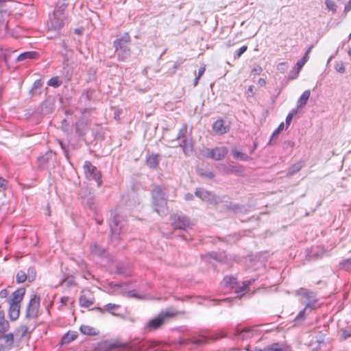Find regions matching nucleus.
<instances>
[{
    "label": "nucleus",
    "mask_w": 351,
    "mask_h": 351,
    "mask_svg": "<svg viewBox=\"0 0 351 351\" xmlns=\"http://www.w3.org/2000/svg\"><path fill=\"white\" fill-rule=\"evenodd\" d=\"M168 192L166 187L156 185L152 191V206L159 215H165L167 213Z\"/></svg>",
    "instance_id": "obj_1"
},
{
    "label": "nucleus",
    "mask_w": 351,
    "mask_h": 351,
    "mask_svg": "<svg viewBox=\"0 0 351 351\" xmlns=\"http://www.w3.org/2000/svg\"><path fill=\"white\" fill-rule=\"evenodd\" d=\"M131 39L128 34H125L121 38L116 39L113 43L115 53L119 61H125L131 55L130 45Z\"/></svg>",
    "instance_id": "obj_2"
},
{
    "label": "nucleus",
    "mask_w": 351,
    "mask_h": 351,
    "mask_svg": "<svg viewBox=\"0 0 351 351\" xmlns=\"http://www.w3.org/2000/svg\"><path fill=\"white\" fill-rule=\"evenodd\" d=\"M125 224V220L119 214L118 209H116L115 214L109 223L110 228V240L114 245L119 241L120 235L123 231Z\"/></svg>",
    "instance_id": "obj_3"
},
{
    "label": "nucleus",
    "mask_w": 351,
    "mask_h": 351,
    "mask_svg": "<svg viewBox=\"0 0 351 351\" xmlns=\"http://www.w3.org/2000/svg\"><path fill=\"white\" fill-rule=\"evenodd\" d=\"M180 314H185L184 311H178L173 308H169L166 311H161L158 317L151 319L147 327L149 330H156L160 328L167 319L174 317L175 316Z\"/></svg>",
    "instance_id": "obj_4"
},
{
    "label": "nucleus",
    "mask_w": 351,
    "mask_h": 351,
    "mask_svg": "<svg viewBox=\"0 0 351 351\" xmlns=\"http://www.w3.org/2000/svg\"><path fill=\"white\" fill-rule=\"evenodd\" d=\"M83 167L86 178L89 180H94L97 182V186H101L102 184L101 171L94 166L90 161H85Z\"/></svg>",
    "instance_id": "obj_5"
},
{
    "label": "nucleus",
    "mask_w": 351,
    "mask_h": 351,
    "mask_svg": "<svg viewBox=\"0 0 351 351\" xmlns=\"http://www.w3.org/2000/svg\"><path fill=\"white\" fill-rule=\"evenodd\" d=\"M107 350H117V351H141L140 346H137L136 343H121L114 341L109 343L107 345Z\"/></svg>",
    "instance_id": "obj_6"
},
{
    "label": "nucleus",
    "mask_w": 351,
    "mask_h": 351,
    "mask_svg": "<svg viewBox=\"0 0 351 351\" xmlns=\"http://www.w3.org/2000/svg\"><path fill=\"white\" fill-rule=\"evenodd\" d=\"M195 195L202 201L207 202L210 204L217 205L222 202L220 197L213 194L203 188H197Z\"/></svg>",
    "instance_id": "obj_7"
},
{
    "label": "nucleus",
    "mask_w": 351,
    "mask_h": 351,
    "mask_svg": "<svg viewBox=\"0 0 351 351\" xmlns=\"http://www.w3.org/2000/svg\"><path fill=\"white\" fill-rule=\"evenodd\" d=\"M40 306V296L34 295L27 305L26 311V317L29 319L34 318L37 316Z\"/></svg>",
    "instance_id": "obj_8"
},
{
    "label": "nucleus",
    "mask_w": 351,
    "mask_h": 351,
    "mask_svg": "<svg viewBox=\"0 0 351 351\" xmlns=\"http://www.w3.org/2000/svg\"><path fill=\"white\" fill-rule=\"evenodd\" d=\"M297 294L302 296V303L305 304L306 308H313V306L317 302L313 292L309 291L304 288H301L297 291Z\"/></svg>",
    "instance_id": "obj_9"
},
{
    "label": "nucleus",
    "mask_w": 351,
    "mask_h": 351,
    "mask_svg": "<svg viewBox=\"0 0 351 351\" xmlns=\"http://www.w3.org/2000/svg\"><path fill=\"white\" fill-rule=\"evenodd\" d=\"M173 226L174 229L186 230L188 228H192L193 223L186 216L175 215L173 217Z\"/></svg>",
    "instance_id": "obj_10"
},
{
    "label": "nucleus",
    "mask_w": 351,
    "mask_h": 351,
    "mask_svg": "<svg viewBox=\"0 0 351 351\" xmlns=\"http://www.w3.org/2000/svg\"><path fill=\"white\" fill-rule=\"evenodd\" d=\"M55 108V99L49 96L40 106V112L43 114H49L51 113Z\"/></svg>",
    "instance_id": "obj_11"
},
{
    "label": "nucleus",
    "mask_w": 351,
    "mask_h": 351,
    "mask_svg": "<svg viewBox=\"0 0 351 351\" xmlns=\"http://www.w3.org/2000/svg\"><path fill=\"white\" fill-rule=\"evenodd\" d=\"M234 335L241 340H245L253 336L252 329L251 328H243L241 329L239 326H237L235 328Z\"/></svg>",
    "instance_id": "obj_12"
},
{
    "label": "nucleus",
    "mask_w": 351,
    "mask_h": 351,
    "mask_svg": "<svg viewBox=\"0 0 351 351\" xmlns=\"http://www.w3.org/2000/svg\"><path fill=\"white\" fill-rule=\"evenodd\" d=\"M161 160V156L158 154L152 153L148 154L146 157V165L152 169H156Z\"/></svg>",
    "instance_id": "obj_13"
},
{
    "label": "nucleus",
    "mask_w": 351,
    "mask_h": 351,
    "mask_svg": "<svg viewBox=\"0 0 351 351\" xmlns=\"http://www.w3.org/2000/svg\"><path fill=\"white\" fill-rule=\"evenodd\" d=\"M323 254L324 252L322 249L316 246L312 247L311 249L307 250L306 257L308 261H315L322 257Z\"/></svg>",
    "instance_id": "obj_14"
},
{
    "label": "nucleus",
    "mask_w": 351,
    "mask_h": 351,
    "mask_svg": "<svg viewBox=\"0 0 351 351\" xmlns=\"http://www.w3.org/2000/svg\"><path fill=\"white\" fill-rule=\"evenodd\" d=\"M213 130L217 134H224L229 130V127L224 125V121L222 119H217L213 125Z\"/></svg>",
    "instance_id": "obj_15"
},
{
    "label": "nucleus",
    "mask_w": 351,
    "mask_h": 351,
    "mask_svg": "<svg viewBox=\"0 0 351 351\" xmlns=\"http://www.w3.org/2000/svg\"><path fill=\"white\" fill-rule=\"evenodd\" d=\"M82 197L84 204H85L90 209H95V206L94 195H92L88 189L83 191Z\"/></svg>",
    "instance_id": "obj_16"
},
{
    "label": "nucleus",
    "mask_w": 351,
    "mask_h": 351,
    "mask_svg": "<svg viewBox=\"0 0 351 351\" xmlns=\"http://www.w3.org/2000/svg\"><path fill=\"white\" fill-rule=\"evenodd\" d=\"M226 209L227 210L231 211L234 214H244L247 212V209L245 206L239 204H233L232 202L228 205H226Z\"/></svg>",
    "instance_id": "obj_17"
},
{
    "label": "nucleus",
    "mask_w": 351,
    "mask_h": 351,
    "mask_svg": "<svg viewBox=\"0 0 351 351\" xmlns=\"http://www.w3.org/2000/svg\"><path fill=\"white\" fill-rule=\"evenodd\" d=\"M25 293V289L24 288L18 289L12 294V299L10 301L11 304H18L23 300V296Z\"/></svg>",
    "instance_id": "obj_18"
},
{
    "label": "nucleus",
    "mask_w": 351,
    "mask_h": 351,
    "mask_svg": "<svg viewBox=\"0 0 351 351\" xmlns=\"http://www.w3.org/2000/svg\"><path fill=\"white\" fill-rule=\"evenodd\" d=\"M20 314V305L18 304L10 303V308L8 311V315L10 319L12 321H15L19 318Z\"/></svg>",
    "instance_id": "obj_19"
},
{
    "label": "nucleus",
    "mask_w": 351,
    "mask_h": 351,
    "mask_svg": "<svg viewBox=\"0 0 351 351\" xmlns=\"http://www.w3.org/2000/svg\"><path fill=\"white\" fill-rule=\"evenodd\" d=\"M64 26V21L62 19L58 17V16L54 14L53 17L51 19L49 27L51 29L54 30L60 29Z\"/></svg>",
    "instance_id": "obj_20"
},
{
    "label": "nucleus",
    "mask_w": 351,
    "mask_h": 351,
    "mask_svg": "<svg viewBox=\"0 0 351 351\" xmlns=\"http://www.w3.org/2000/svg\"><path fill=\"white\" fill-rule=\"evenodd\" d=\"M39 55L36 51H25L21 53L16 58L17 62H21L26 60H36Z\"/></svg>",
    "instance_id": "obj_21"
},
{
    "label": "nucleus",
    "mask_w": 351,
    "mask_h": 351,
    "mask_svg": "<svg viewBox=\"0 0 351 351\" xmlns=\"http://www.w3.org/2000/svg\"><path fill=\"white\" fill-rule=\"evenodd\" d=\"M80 330L83 335L88 336H96L99 334V331L97 328L88 325H82Z\"/></svg>",
    "instance_id": "obj_22"
},
{
    "label": "nucleus",
    "mask_w": 351,
    "mask_h": 351,
    "mask_svg": "<svg viewBox=\"0 0 351 351\" xmlns=\"http://www.w3.org/2000/svg\"><path fill=\"white\" fill-rule=\"evenodd\" d=\"M43 85V83L41 80H36L34 82L33 86L29 90V93L30 96L32 97L34 95H40L42 93L41 88H42Z\"/></svg>",
    "instance_id": "obj_23"
},
{
    "label": "nucleus",
    "mask_w": 351,
    "mask_h": 351,
    "mask_svg": "<svg viewBox=\"0 0 351 351\" xmlns=\"http://www.w3.org/2000/svg\"><path fill=\"white\" fill-rule=\"evenodd\" d=\"M304 161L300 160L295 164L292 165L289 168L287 173V177H291L296 173L299 172L301 169L304 167Z\"/></svg>",
    "instance_id": "obj_24"
},
{
    "label": "nucleus",
    "mask_w": 351,
    "mask_h": 351,
    "mask_svg": "<svg viewBox=\"0 0 351 351\" xmlns=\"http://www.w3.org/2000/svg\"><path fill=\"white\" fill-rule=\"evenodd\" d=\"M310 95H311V90H305L298 100L297 108H304L306 105L307 101L310 97Z\"/></svg>",
    "instance_id": "obj_25"
},
{
    "label": "nucleus",
    "mask_w": 351,
    "mask_h": 351,
    "mask_svg": "<svg viewBox=\"0 0 351 351\" xmlns=\"http://www.w3.org/2000/svg\"><path fill=\"white\" fill-rule=\"evenodd\" d=\"M10 324L5 318V313L3 311H0V334H4L9 329Z\"/></svg>",
    "instance_id": "obj_26"
},
{
    "label": "nucleus",
    "mask_w": 351,
    "mask_h": 351,
    "mask_svg": "<svg viewBox=\"0 0 351 351\" xmlns=\"http://www.w3.org/2000/svg\"><path fill=\"white\" fill-rule=\"evenodd\" d=\"M77 337V332H67L65 333L61 339V342L62 344H67L75 340Z\"/></svg>",
    "instance_id": "obj_27"
},
{
    "label": "nucleus",
    "mask_w": 351,
    "mask_h": 351,
    "mask_svg": "<svg viewBox=\"0 0 351 351\" xmlns=\"http://www.w3.org/2000/svg\"><path fill=\"white\" fill-rule=\"evenodd\" d=\"M232 154L233 157L237 160H241L242 161H249L252 160V158L247 154L241 152L236 148L232 149Z\"/></svg>",
    "instance_id": "obj_28"
},
{
    "label": "nucleus",
    "mask_w": 351,
    "mask_h": 351,
    "mask_svg": "<svg viewBox=\"0 0 351 351\" xmlns=\"http://www.w3.org/2000/svg\"><path fill=\"white\" fill-rule=\"evenodd\" d=\"M208 255L210 258L221 263L224 262L227 258L223 252H210L208 253Z\"/></svg>",
    "instance_id": "obj_29"
},
{
    "label": "nucleus",
    "mask_w": 351,
    "mask_h": 351,
    "mask_svg": "<svg viewBox=\"0 0 351 351\" xmlns=\"http://www.w3.org/2000/svg\"><path fill=\"white\" fill-rule=\"evenodd\" d=\"M190 343H192L193 344L196 346H202L207 343V341L205 339L191 340L189 339H183L179 341V344L180 345H188Z\"/></svg>",
    "instance_id": "obj_30"
},
{
    "label": "nucleus",
    "mask_w": 351,
    "mask_h": 351,
    "mask_svg": "<svg viewBox=\"0 0 351 351\" xmlns=\"http://www.w3.org/2000/svg\"><path fill=\"white\" fill-rule=\"evenodd\" d=\"M95 93V90L92 89L86 90L84 91V93L82 94L80 97V101L82 102H86L90 101L93 99V95Z\"/></svg>",
    "instance_id": "obj_31"
},
{
    "label": "nucleus",
    "mask_w": 351,
    "mask_h": 351,
    "mask_svg": "<svg viewBox=\"0 0 351 351\" xmlns=\"http://www.w3.org/2000/svg\"><path fill=\"white\" fill-rule=\"evenodd\" d=\"M75 134L79 136H83L86 134V125L83 121L76 122Z\"/></svg>",
    "instance_id": "obj_32"
},
{
    "label": "nucleus",
    "mask_w": 351,
    "mask_h": 351,
    "mask_svg": "<svg viewBox=\"0 0 351 351\" xmlns=\"http://www.w3.org/2000/svg\"><path fill=\"white\" fill-rule=\"evenodd\" d=\"M14 337L15 335L13 333H9L7 335L0 334V339H4L7 343L8 349H11L14 343Z\"/></svg>",
    "instance_id": "obj_33"
},
{
    "label": "nucleus",
    "mask_w": 351,
    "mask_h": 351,
    "mask_svg": "<svg viewBox=\"0 0 351 351\" xmlns=\"http://www.w3.org/2000/svg\"><path fill=\"white\" fill-rule=\"evenodd\" d=\"M228 150L226 147H215L216 160H221L225 158Z\"/></svg>",
    "instance_id": "obj_34"
},
{
    "label": "nucleus",
    "mask_w": 351,
    "mask_h": 351,
    "mask_svg": "<svg viewBox=\"0 0 351 351\" xmlns=\"http://www.w3.org/2000/svg\"><path fill=\"white\" fill-rule=\"evenodd\" d=\"M27 330L28 328L26 325H21L15 330L14 334L16 337H19V339H21L26 335Z\"/></svg>",
    "instance_id": "obj_35"
},
{
    "label": "nucleus",
    "mask_w": 351,
    "mask_h": 351,
    "mask_svg": "<svg viewBox=\"0 0 351 351\" xmlns=\"http://www.w3.org/2000/svg\"><path fill=\"white\" fill-rule=\"evenodd\" d=\"M91 253L96 256H103L105 253V249L97 244H93L90 245Z\"/></svg>",
    "instance_id": "obj_36"
},
{
    "label": "nucleus",
    "mask_w": 351,
    "mask_h": 351,
    "mask_svg": "<svg viewBox=\"0 0 351 351\" xmlns=\"http://www.w3.org/2000/svg\"><path fill=\"white\" fill-rule=\"evenodd\" d=\"M79 302L80 305L85 308H88L94 304L93 300L88 298L85 295H80Z\"/></svg>",
    "instance_id": "obj_37"
},
{
    "label": "nucleus",
    "mask_w": 351,
    "mask_h": 351,
    "mask_svg": "<svg viewBox=\"0 0 351 351\" xmlns=\"http://www.w3.org/2000/svg\"><path fill=\"white\" fill-rule=\"evenodd\" d=\"M62 84V80L58 76L51 77L48 82L47 85L53 88H58Z\"/></svg>",
    "instance_id": "obj_38"
},
{
    "label": "nucleus",
    "mask_w": 351,
    "mask_h": 351,
    "mask_svg": "<svg viewBox=\"0 0 351 351\" xmlns=\"http://www.w3.org/2000/svg\"><path fill=\"white\" fill-rule=\"evenodd\" d=\"M27 276V280L29 282H32L35 280L36 277V268L33 266H31L28 268L27 272L26 273Z\"/></svg>",
    "instance_id": "obj_39"
},
{
    "label": "nucleus",
    "mask_w": 351,
    "mask_h": 351,
    "mask_svg": "<svg viewBox=\"0 0 351 351\" xmlns=\"http://www.w3.org/2000/svg\"><path fill=\"white\" fill-rule=\"evenodd\" d=\"M223 281L226 287H233L237 285V278L234 276H225Z\"/></svg>",
    "instance_id": "obj_40"
},
{
    "label": "nucleus",
    "mask_w": 351,
    "mask_h": 351,
    "mask_svg": "<svg viewBox=\"0 0 351 351\" xmlns=\"http://www.w3.org/2000/svg\"><path fill=\"white\" fill-rule=\"evenodd\" d=\"M307 308H306V307L302 310L298 314V315L295 317V318L294 319L293 322H295L294 324V326H296L298 324H300V323H302V322H304L305 320V311Z\"/></svg>",
    "instance_id": "obj_41"
},
{
    "label": "nucleus",
    "mask_w": 351,
    "mask_h": 351,
    "mask_svg": "<svg viewBox=\"0 0 351 351\" xmlns=\"http://www.w3.org/2000/svg\"><path fill=\"white\" fill-rule=\"evenodd\" d=\"M339 268L346 271H348L351 268V258L343 260L339 263Z\"/></svg>",
    "instance_id": "obj_42"
},
{
    "label": "nucleus",
    "mask_w": 351,
    "mask_h": 351,
    "mask_svg": "<svg viewBox=\"0 0 351 351\" xmlns=\"http://www.w3.org/2000/svg\"><path fill=\"white\" fill-rule=\"evenodd\" d=\"M26 280H27V276L26 273L22 270L19 271L16 276V281L18 284H21L24 282Z\"/></svg>",
    "instance_id": "obj_43"
},
{
    "label": "nucleus",
    "mask_w": 351,
    "mask_h": 351,
    "mask_svg": "<svg viewBox=\"0 0 351 351\" xmlns=\"http://www.w3.org/2000/svg\"><path fill=\"white\" fill-rule=\"evenodd\" d=\"M301 69L302 68H299V66H295L289 75L288 79L289 80L296 79L299 75Z\"/></svg>",
    "instance_id": "obj_44"
},
{
    "label": "nucleus",
    "mask_w": 351,
    "mask_h": 351,
    "mask_svg": "<svg viewBox=\"0 0 351 351\" xmlns=\"http://www.w3.org/2000/svg\"><path fill=\"white\" fill-rule=\"evenodd\" d=\"M325 5L326 8L331 10L333 13H335L337 12V5L332 0H326L325 1Z\"/></svg>",
    "instance_id": "obj_45"
},
{
    "label": "nucleus",
    "mask_w": 351,
    "mask_h": 351,
    "mask_svg": "<svg viewBox=\"0 0 351 351\" xmlns=\"http://www.w3.org/2000/svg\"><path fill=\"white\" fill-rule=\"evenodd\" d=\"M263 351H284L282 348H278V343H273L271 345H269L264 348H263Z\"/></svg>",
    "instance_id": "obj_46"
},
{
    "label": "nucleus",
    "mask_w": 351,
    "mask_h": 351,
    "mask_svg": "<svg viewBox=\"0 0 351 351\" xmlns=\"http://www.w3.org/2000/svg\"><path fill=\"white\" fill-rule=\"evenodd\" d=\"M284 123H281L279 126L278 127V128L276 130H275V131L273 132L271 136V138H270V141L274 139V138H276L283 130L284 128Z\"/></svg>",
    "instance_id": "obj_47"
},
{
    "label": "nucleus",
    "mask_w": 351,
    "mask_h": 351,
    "mask_svg": "<svg viewBox=\"0 0 351 351\" xmlns=\"http://www.w3.org/2000/svg\"><path fill=\"white\" fill-rule=\"evenodd\" d=\"M308 59L309 56L307 54H304L302 58L297 62L296 66H299V68H302Z\"/></svg>",
    "instance_id": "obj_48"
},
{
    "label": "nucleus",
    "mask_w": 351,
    "mask_h": 351,
    "mask_svg": "<svg viewBox=\"0 0 351 351\" xmlns=\"http://www.w3.org/2000/svg\"><path fill=\"white\" fill-rule=\"evenodd\" d=\"M247 49V46L243 45L234 54V59L240 58Z\"/></svg>",
    "instance_id": "obj_49"
},
{
    "label": "nucleus",
    "mask_w": 351,
    "mask_h": 351,
    "mask_svg": "<svg viewBox=\"0 0 351 351\" xmlns=\"http://www.w3.org/2000/svg\"><path fill=\"white\" fill-rule=\"evenodd\" d=\"M65 283L66 287H70L74 285V280L73 277H69L63 279L60 284Z\"/></svg>",
    "instance_id": "obj_50"
},
{
    "label": "nucleus",
    "mask_w": 351,
    "mask_h": 351,
    "mask_svg": "<svg viewBox=\"0 0 351 351\" xmlns=\"http://www.w3.org/2000/svg\"><path fill=\"white\" fill-rule=\"evenodd\" d=\"M180 139H181V143H180V145L182 147L184 153L186 154V152L188 149L186 136H184V138H180Z\"/></svg>",
    "instance_id": "obj_51"
},
{
    "label": "nucleus",
    "mask_w": 351,
    "mask_h": 351,
    "mask_svg": "<svg viewBox=\"0 0 351 351\" xmlns=\"http://www.w3.org/2000/svg\"><path fill=\"white\" fill-rule=\"evenodd\" d=\"M343 339L351 337V326L341 330Z\"/></svg>",
    "instance_id": "obj_52"
},
{
    "label": "nucleus",
    "mask_w": 351,
    "mask_h": 351,
    "mask_svg": "<svg viewBox=\"0 0 351 351\" xmlns=\"http://www.w3.org/2000/svg\"><path fill=\"white\" fill-rule=\"evenodd\" d=\"M235 299L227 298H225V299H223V300H218V299L213 300V302H215V305L219 304L221 302H228V303L230 304V306H231L232 305V304H231L232 301H233Z\"/></svg>",
    "instance_id": "obj_53"
},
{
    "label": "nucleus",
    "mask_w": 351,
    "mask_h": 351,
    "mask_svg": "<svg viewBox=\"0 0 351 351\" xmlns=\"http://www.w3.org/2000/svg\"><path fill=\"white\" fill-rule=\"evenodd\" d=\"M207 154H206V156L209 158H212L216 160V153H215V148L209 149H207Z\"/></svg>",
    "instance_id": "obj_54"
},
{
    "label": "nucleus",
    "mask_w": 351,
    "mask_h": 351,
    "mask_svg": "<svg viewBox=\"0 0 351 351\" xmlns=\"http://www.w3.org/2000/svg\"><path fill=\"white\" fill-rule=\"evenodd\" d=\"M223 337H226V335H225L222 332H218V333L211 335L210 339L211 340L215 341V340H217V339H221Z\"/></svg>",
    "instance_id": "obj_55"
},
{
    "label": "nucleus",
    "mask_w": 351,
    "mask_h": 351,
    "mask_svg": "<svg viewBox=\"0 0 351 351\" xmlns=\"http://www.w3.org/2000/svg\"><path fill=\"white\" fill-rule=\"evenodd\" d=\"M254 280H250L243 282V285L241 287L240 291H246L249 289V286L252 284Z\"/></svg>",
    "instance_id": "obj_56"
},
{
    "label": "nucleus",
    "mask_w": 351,
    "mask_h": 351,
    "mask_svg": "<svg viewBox=\"0 0 351 351\" xmlns=\"http://www.w3.org/2000/svg\"><path fill=\"white\" fill-rule=\"evenodd\" d=\"M186 131H187V128H186V125H184L179 131V133H178V138H184V136H186Z\"/></svg>",
    "instance_id": "obj_57"
},
{
    "label": "nucleus",
    "mask_w": 351,
    "mask_h": 351,
    "mask_svg": "<svg viewBox=\"0 0 351 351\" xmlns=\"http://www.w3.org/2000/svg\"><path fill=\"white\" fill-rule=\"evenodd\" d=\"M7 183L8 182L5 178L0 177V191H3L6 189Z\"/></svg>",
    "instance_id": "obj_58"
},
{
    "label": "nucleus",
    "mask_w": 351,
    "mask_h": 351,
    "mask_svg": "<svg viewBox=\"0 0 351 351\" xmlns=\"http://www.w3.org/2000/svg\"><path fill=\"white\" fill-rule=\"evenodd\" d=\"M0 57L2 59V60L8 64V58L10 57L9 55H7L3 52V49L0 48Z\"/></svg>",
    "instance_id": "obj_59"
},
{
    "label": "nucleus",
    "mask_w": 351,
    "mask_h": 351,
    "mask_svg": "<svg viewBox=\"0 0 351 351\" xmlns=\"http://www.w3.org/2000/svg\"><path fill=\"white\" fill-rule=\"evenodd\" d=\"M119 306H120L119 304L108 303L106 305V308L108 311H110L111 310H114L119 308Z\"/></svg>",
    "instance_id": "obj_60"
},
{
    "label": "nucleus",
    "mask_w": 351,
    "mask_h": 351,
    "mask_svg": "<svg viewBox=\"0 0 351 351\" xmlns=\"http://www.w3.org/2000/svg\"><path fill=\"white\" fill-rule=\"evenodd\" d=\"M277 68L281 72H284L288 68V64L287 62H280L278 64Z\"/></svg>",
    "instance_id": "obj_61"
},
{
    "label": "nucleus",
    "mask_w": 351,
    "mask_h": 351,
    "mask_svg": "<svg viewBox=\"0 0 351 351\" xmlns=\"http://www.w3.org/2000/svg\"><path fill=\"white\" fill-rule=\"evenodd\" d=\"M335 69L337 72H339L340 73H343L345 72V66H343V64L342 63L337 64L335 66Z\"/></svg>",
    "instance_id": "obj_62"
},
{
    "label": "nucleus",
    "mask_w": 351,
    "mask_h": 351,
    "mask_svg": "<svg viewBox=\"0 0 351 351\" xmlns=\"http://www.w3.org/2000/svg\"><path fill=\"white\" fill-rule=\"evenodd\" d=\"M254 86L251 85L249 86L247 90V97H253L254 95Z\"/></svg>",
    "instance_id": "obj_63"
},
{
    "label": "nucleus",
    "mask_w": 351,
    "mask_h": 351,
    "mask_svg": "<svg viewBox=\"0 0 351 351\" xmlns=\"http://www.w3.org/2000/svg\"><path fill=\"white\" fill-rule=\"evenodd\" d=\"M262 68L259 66H258L257 67H255L252 70V73L253 75H259L261 74V73L262 72Z\"/></svg>",
    "instance_id": "obj_64"
}]
</instances>
